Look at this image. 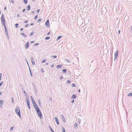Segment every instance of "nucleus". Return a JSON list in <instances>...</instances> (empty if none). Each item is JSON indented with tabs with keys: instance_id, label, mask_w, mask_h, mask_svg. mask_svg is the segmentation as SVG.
I'll return each instance as SVG.
<instances>
[{
	"instance_id": "f257e3e1",
	"label": "nucleus",
	"mask_w": 132,
	"mask_h": 132,
	"mask_svg": "<svg viewBox=\"0 0 132 132\" xmlns=\"http://www.w3.org/2000/svg\"><path fill=\"white\" fill-rule=\"evenodd\" d=\"M19 109V107L18 106V107H16L15 109V111L16 113L19 116V117L20 119H21V116L20 114V112Z\"/></svg>"
},
{
	"instance_id": "f03ea898",
	"label": "nucleus",
	"mask_w": 132,
	"mask_h": 132,
	"mask_svg": "<svg viewBox=\"0 0 132 132\" xmlns=\"http://www.w3.org/2000/svg\"><path fill=\"white\" fill-rule=\"evenodd\" d=\"M37 114L38 116L41 119H42L43 118V117L42 116V114L41 112L40 111H39L37 112Z\"/></svg>"
},
{
	"instance_id": "7ed1b4c3",
	"label": "nucleus",
	"mask_w": 132,
	"mask_h": 132,
	"mask_svg": "<svg viewBox=\"0 0 132 132\" xmlns=\"http://www.w3.org/2000/svg\"><path fill=\"white\" fill-rule=\"evenodd\" d=\"M118 51H116V52L114 53V61H115L117 58L118 57Z\"/></svg>"
},
{
	"instance_id": "20e7f679",
	"label": "nucleus",
	"mask_w": 132,
	"mask_h": 132,
	"mask_svg": "<svg viewBox=\"0 0 132 132\" xmlns=\"http://www.w3.org/2000/svg\"><path fill=\"white\" fill-rule=\"evenodd\" d=\"M1 21L2 23L5 22V19L3 14H2L1 17Z\"/></svg>"
},
{
	"instance_id": "39448f33",
	"label": "nucleus",
	"mask_w": 132,
	"mask_h": 132,
	"mask_svg": "<svg viewBox=\"0 0 132 132\" xmlns=\"http://www.w3.org/2000/svg\"><path fill=\"white\" fill-rule=\"evenodd\" d=\"M34 106L37 112H38V111L40 110L39 109L38 106L37 104L36 105H34Z\"/></svg>"
},
{
	"instance_id": "423d86ee",
	"label": "nucleus",
	"mask_w": 132,
	"mask_h": 132,
	"mask_svg": "<svg viewBox=\"0 0 132 132\" xmlns=\"http://www.w3.org/2000/svg\"><path fill=\"white\" fill-rule=\"evenodd\" d=\"M30 97L32 103L33 105H36V103L32 97L31 96Z\"/></svg>"
},
{
	"instance_id": "0eeeda50",
	"label": "nucleus",
	"mask_w": 132,
	"mask_h": 132,
	"mask_svg": "<svg viewBox=\"0 0 132 132\" xmlns=\"http://www.w3.org/2000/svg\"><path fill=\"white\" fill-rule=\"evenodd\" d=\"M45 24L46 27H49L50 26V23L49 22V19L47 20L46 22L45 23Z\"/></svg>"
},
{
	"instance_id": "6e6552de",
	"label": "nucleus",
	"mask_w": 132,
	"mask_h": 132,
	"mask_svg": "<svg viewBox=\"0 0 132 132\" xmlns=\"http://www.w3.org/2000/svg\"><path fill=\"white\" fill-rule=\"evenodd\" d=\"M61 117L62 119V120L63 122H65V117H64L63 115L62 114L61 115Z\"/></svg>"
},
{
	"instance_id": "1a4fd4ad",
	"label": "nucleus",
	"mask_w": 132,
	"mask_h": 132,
	"mask_svg": "<svg viewBox=\"0 0 132 132\" xmlns=\"http://www.w3.org/2000/svg\"><path fill=\"white\" fill-rule=\"evenodd\" d=\"M54 120L56 121L57 124V125H59V123L58 120L57 118L56 117H55L54 118Z\"/></svg>"
},
{
	"instance_id": "9d476101",
	"label": "nucleus",
	"mask_w": 132,
	"mask_h": 132,
	"mask_svg": "<svg viewBox=\"0 0 132 132\" xmlns=\"http://www.w3.org/2000/svg\"><path fill=\"white\" fill-rule=\"evenodd\" d=\"M29 42H27V43L25 45V46L26 47V48L27 49H28L29 47Z\"/></svg>"
},
{
	"instance_id": "9b49d317",
	"label": "nucleus",
	"mask_w": 132,
	"mask_h": 132,
	"mask_svg": "<svg viewBox=\"0 0 132 132\" xmlns=\"http://www.w3.org/2000/svg\"><path fill=\"white\" fill-rule=\"evenodd\" d=\"M31 61L32 62V64L33 65H34L35 64V62L34 59L32 58V57H31Z\"/></svg>"
},
{
	"instance_id": "f8f14e48",
	"label": "nucleus",
	"mask_w": 132,
	"mask_h": 132,
	"mask_svg": "<svg viewBox=\"0 0 132 132\" xmlns=\"http://www.w3.org/2000/svg\"><path fill=\"white\" fill-rule=\"evenodd\" d=\"M77 97V95L75 94H73L71 97V98L72 99L75 98Z\"/></svg>"
},
{
	"instance_id": "ddd939ff",
	"label": "nucleus",
	"mask_w": 132,
	"mask_h": 132,
	"mask_svg": "<svg viewBox=\"0 0 132 132\" xmlns=\"http://www.w3.org/2000/svg\"><path fill=\"white\" fill-rule=\"evenodd\" d=\"M29 98L27 97L26 98V102H27V105H28V104H30V102L29 100Z\"/></svg>"
},
{
	"instance_id": "4468645a",
	"label": "nucleus",
	"mask_w": 132,
	"mask_h": 132,
	"mask_svg": "<svg viewBox=\"0 0 132 132\" xmlns=\"http://www.w3.org/2000/svg\"><path fill=\"white\" fill-rule=\"evenodd\" d=\"M62 66V65L59 64L57 65L56 66V67L57 68H61Z\"/></svg>"
},
{
	"instance_id": "2eb2a0df",
	"label": "nucleus",
	"mask_w": 132,
	"mask_h": 132,
	"mask_svg": "<svg viewBox=\"0 0 132 132\" xmlns=\"http://www.w3.org/2000/svg\"><path fill=\"white\" fill-rule=\"evenodd\" d=\"M30 5H28L27 7V9L28 10H29L30 9Z\"/></svg>"
},
{
	"instance_id": "dca6fc26",
	"label": "nucleus",
	"mask_w": 132,
	"mask_h": 132,
	"mask_svg": "<svg viewBox=\"0 0 132 132\" xmlns=\"http://www.w3.org/2000/svg\"><path fill=\"white\" fill-rule=\"evenodd\" d=\"M74 127L75 128H77L78 127V124L76 122H75V123Z\"/></svg>"
},
{
	"instance_id": "f3484780",
	"label": "nucleus",
	"mask_w": 132,
	"mask_h": 132,
	"mask_svg": "<svg viewBox=\"0 0 132 132\" xmlns=\"http://www.w3.org/2000/svg\"><path fill=\"white\" fill-rule=\"evenodd\" d=\"M4 101L3 100H0V105L2 106V104L3 103Z\"/></svg>"
},
{
	"instance_id": "a211bd4d",
	"label": "nucleus",
	"mask_w": 132,
	"mask_h": 132,
	"mask_svg": "<svg viewBox=\"0 0 132 132\" xmlns=\"http://www.w3.org/2000/svg\"><path fill=\"white\" fill-rule=\"evenodd\" d=\"M32 84H33L34 89L35 90H36V87L35 84L33 82L32 83Z\"/></svg>"
},
{
	"instance_id": "6ab92c4d",
	"label": "nucleus",
	"mask_w": 132,
	"mask_h": 132,
	"mask_svg": "<svg viewBox=\"0 0 132 132\" xmlns=\"http://www.w3.org/2000/svg\"><path fill=\"white\" fill-rule=\"evenodd\" d=\"M38 103L39 105V106H41V103H40V100H39L38 101Z\"/></svg>"
},
{
	"instance_id": "aec40b11",
	"label": "nucleus",
	"mask_w": 132,
	"mask_h": 132,
	"mask_svg": "<svg viewBox=\"0 0 132 132\" xmlns=\"http://www.w3.org/2000/svg\"><path fill=\"white\" fill-rule=\"evenodd\" d=\"M62 132H65V128L63 127H62Z\"/></svg>"
},
{
	"instance_id": "412c9836",
	"label": "nucleus",
	"mask_w": 132,
	"mask_h": 132,
	"mask_svg": "<svg viewBox=\"0 0 132 132\" xmlns=\"http://www.w3.org/2000/svg\"><path fill=\"white\" fill-rule=\"evenodd\" d=\"M20 34L24 37H26L27 36L25 35L23 33H21Z\"/></svg>"
},
{
	"instance_id": "4be33fe9",
	"label": "nucleus",
	"mask_w": 132,
	"mask_h": 132,
	"mask_svg": "<svg viewBox=\"0 0 132 132\" xmlns=\"http://www.w3.org/2000/svg\"><path fill=\"white\" fill-rule=\"evenodd\" d=\"M67 70L65 69H63L62 70V72H64V73H66L67 72Z\"/></svg>"
},
{
	"instance_id": "5701e85b",
	"label": "nucleus",
	"mask_w": 132,
	"mask_h": 132,
	"mask_svg": "<svg viewBox=\"0 0 132 132\" xmlns=\"http://www.w3.org/2000/svg\"><path fill=\"white\" fill-rule=\"evenodd\" d=\"M50 36H48L46 37L45 39V40H47L49 39L50 38Z\"/></svg>"
},
{
	"instance_id": "b1692460",
	"label": "nucleus",
	"mask_w": 132,
	"mask_h": 132,
	"mask_svg": "<svg viewBox=\"0 0 132 132\" xmlns=\"http://www.w3.org/2000/svg\"><path fill=\"white\" fill-rule=\"evenodd\" d=\"M35 33V32H34V31H32V32L30 34V36H32V35H33L34 34V33Z\"/></svg>"
},
{
	"instance_id": "393cba45",
	"label": "nucleus",
	"mask_w": 132,
	"mask_h": 132,
	"mask_svg": "<svg viewBox=\"0 0 132 132\" xmlns=\"http://www.w3.org/2000/svg\"><path fill=\"white\" fill-rule=\"evenodd\" d=\"M62 37V36H59L57 38V40H58L60 38H61Z\"/></svg>"
},
{
	"instance_id": "a878e982",
	"label": "nucleus",
	"mask_w": 132,
	"mask_h": 132,
	"mask_svg": "<svg viewBox=\"0 0 132 132\" xmlns=\"http://www.w3.org/2000/svg\"><path fill=\"white\" fill-rule=\"evenodd\" d=\"M15 28H17L19 27V24L18 23H16L15 24Z\"/></svg>"
},
{
	"instance_id": "bb28decb",
	"label": "nucleus",
	"mask_w": 132,
	"mask_h": 132,
	"mask_svg": "<svg viewBox=\"0 0 132 132\" xmlns=\"http://www.w3.org/2000/svg\"><path fill=\"white\" fill-rule=\"evenodd\" d=\"M23 2L25 4H27L28 2L27 0H23Z\"/></svg>"
},
{
	"instance_id": "cd10ccee",
	"label": "nucleus",
	"mask_w": 132,
	"mask_h": 132,
	"mask_svg": "<svg viewBox=\"0 0 132 132\" xmlns=\"http://www.w3.org/2000/svg\"><path fill=\"white\" fill-rule=\"evenodd\" d=\"M128 96H132V93H130L128 94Z\"/></svg>"
},
{
	"instance_id": "c85d7f7f",
	"label": "nucleus",
	"mask_w": 132,
	"mask_h": 132,
	"mask_svg": "<svg viewBox=\"0 0 132 132\" xmlns=\"http://www.w3.org/2000/svg\"><path fill=\"white\" fill-rule=\"evenodd\" d=\"M57 55H54L53 56H52V58H56L57 57Z\"/></svg>"
},
{
	"instance_id": "c756f323",
	"label": "nucleus",
	"mask_w": 132,
	"mask_h": 132,
	"mask_svg": "<svg viewBox=\"0 0 132 132\" xmlns=\"http://www.w3.org/2000/svg\"><path fill=\"white\" fill-rule=\"evenodd\" d=\"M71 86H72V87H76V85L75 84H74V83L72 84Z\"/></svg>"
},
{
	"instance_id": "7c9ffc66",
	"label": "nucleus",
	"mask_w": 132,
	"mask_h": 132,
	"mask_svg": "<svg viewBox=\"0 0 132 132\" xmlns=\"http://www.w3.org/2000/svg\"><path fill=\"white\" fill-rule=\"evenodd\" d=\"M49 127L50 128V130H51L52 132H54V131L51 128L50 126H49Z\"/></svg>"
},
{
	"instance_id": "2f4dec72",
	"label": "nucleus",
	"mask_w": 132,
	"mask_h": 132,
	"mask_svg": "<svg viewBox=\"0 0 132 132\" xmlns=\"http://www.w3.org/2000/svg\"><path fill=\"white\" fill-rule=\"evenodd\" d=\"M42 20V19L41 18H40L39 19H38L37 20V22H40Z\"/></svg>"
},
{
	"instance_id": "473e14b6",
	"label": "nucleus",
	"mask_w": 132,
	"mask_h": 132,
	"mask_svg": "<svg viewBox=\"0 0 132 132\" xmlns=\"http://www.w3.org/2000/svg\"><path fill=\"white\" fill-rule=\"evenodd\" d=\"M46 61V60L44 59L42 62V63L45 62Z\"/></svg>"
},
{
	"instance_id": "72a5a7b5",
	"label": "nucleus",
	"mask_w": 132,
	"mask_h": 132,
	"mask_svg": "<svg viewBox=\"0 0 132 132\" xmlns=\"http://www.w3.org/2000/svg\"><path fill=\"white\" fill-rule=\"evenodd\" d=\"M67 82L68 83V84H69V83H70L71 82V81L70 80H68L67 81Z\"/></svg>"
},
{
	"instance_id": "f704fd0d",
	"label": "nucleus",
	"mask_w": 132,
	"mask_h": 132,
	"mask_svg": "<svg viewBox=\"0 0 132 132\" xmlns=\"http://www.w3.org/2000/svg\"><path fill=\"white\" fill-rule=\"evenodd\" d=\"M41 71L42 72H44V70L43 69V68H42L41 69Z\"/></svg>"
},
{
	"instance_id": "c9c22d12",
	"label": "nucleus",
	"mask_w": 132,
	"mask_h": 132,
	"mask_svg": "<svg viewBox=\"0 0 132 132\" xmlns=\"http://www.w3.org/2000/svg\"><path fill=\"white\" fill-rule=\"evenodd\" d=\"M2 76V73H0V81L1 80Z\"/></svg>"
},
{
	"instance_id": "e433bc0d",
	"label": "nucleus",
	"mask_w": 132,
	"mask_h": 132,
	"mask_svg": "<svg viewBox=\"0 0 132 132\" xmlns=\"http://www.w3.org/2000/svg\"><path fill=\"white\" fill-rule=\"evenodd\" d=\"M26 62H27V64H28V67H29V63H28V61L27 60V59L26 60Z\"/></svg>"
},
{
	"instance_id": "4c0bfd02",
	"label": "nucleus",
	"mask_w": 132,
	"mask_h": 132,
	"mask_svg": "<svg viewBox=\"0 0 132 132\" xmlns=\"http://www.w3.org/2000/svg\"><path fill=\"white\" fill-rule=\"evenodd\" d=\"M3 81H2L0 83V86H1L3 84Z\"/></svg>"
},
{
	"instance_id": "58836bf2",
	"label": "nucleus",
	"mask_w": 132,
	"mask_h": 132,
	"mask_svg": "<svg viewBox=\"0 0 132 132\" xmlns=\"http://www.w3.org/2000/svg\"><path fill=\"white\" fill-rule=\"evenodd\" d=\"M27 105H28V108L29 109H30V104H28Z\"/></svg>"
},
{
	"instance_id": "ea45409f",
	"label": "nucleus",
	"mask_w": 132,
	"mask_h": 132,
	"mask_svg": "<svg viewBox=\"0 0 132 132\" xmlns=\"http://www.w3.org/2000/svg\"><path fill=\"white\" fill-rule=\"evenodd\" d=\"M39 44V43H36V44H34V45L35 46H37V45H38Z\"/></svg>"
},
{
	"instance_id": "a19ab883",
	"label": "nucleus",
	"mask_w": 132,
	"mask_h": 132,
	"mask_svg": "<svg viewBox=\"0 0 132 132\" xmlns=\"http://www.w3.org/2000/svg\"><path fill=\"white\" fill-rule=\"evenodd\" d=\"M14 99L13 98H12V102L13 103H14Z\"/></svg>"
},
{
	"instance_id": "79ce46f5",
	"label": "nucleus",
	"mask_w": 132,
	"mask_h": 132,
	"mask_svg": "<svg viewBox=\"0 0 132 132\" xmlns=\"http://www.w3.org/2000/svg\"><path fill=\"white\" fill-rule=\"evenodd\" d=\"M38 15H36V16H35V18H34V19H36L38 17Z\"/></svg>"
},
{
	"instance_id": "37998d69",
	"label": "nucleus",
	"mask_w": 132,
	"mask_h": 132,
	"mask_svg": "<svg viewBox=\"0 0 132 132\" xmlns=\"http://www.w3.org/2000/svg\"><path fill=\"white\" fill-rule=\"evenodd\" d=\"M39 9H38L37 10V13H39Z\"/></svg>"
},
{
	"instance_id": "c03bdc74",
	"label": "nucleus",
	"mask_w": 132,
	"mask_h": 132,
	"mask_svg": "<svg viewBox=\"0 0 132 132\" xmlns=\"http://www.w3.org/2000/svg\"><path fill=\"white\" fill-rule=\"evenodd\" d=\"M13 129V127H11L10 128V130H12Z\"/></svg>"
},
{
	"instance_id": "a18cd8bd",
	"label": "nucleus",
	"mask_w": 132,
	"mask_h": 132,
	"mask_svg": "<svg viewBox=\"0 0 132 132\" xmlns=\"http://www.w3.org/2000/svg\"><path fill=\"white\" fill-rule=\"evenodd\" d=\"M29 67V70L30 72H31V70L30 69V67Z\"/></svg>"
},
{
	"instance_id": "49530a36",
	"label": "nucleus",
	"mask_w": 132,
	"mask_h": 132,
	"mask_svg": "<svg viewBox=\"0 0 132 132\" xmlns=\"http://www.w3.org/2000/svg\"><path fill=\"white\" fill-rule=\"evenodd\" d=\"M17 16L18 17V18H19L20 17V15H19V14H17Z\"/></svg>"
},
{
	"instance_id": "de8ad7c7",
	"label": "nucleus",
	"mask_w": 132,
	"mask_h": 132,
	"mask_svg": "<svg viewBox=\"0 0 132 132\" xmlns=\"http://www.w3.org/2000/svg\"><path fill=\"white\" fill-rule=\"evenodd\" d=\"M63 78V77L62 76H61L60 78V80H61Z\"/></svg>"
},
{
	"instance_id": "09e8293b",
	"label": "nucleus",
	"mask_w": 132,
	"mask_h": 132,
	"mask_svg": "<svg viewBox=\"0 0 132 132\" xmlns=\"http://www.w3.org/2000/svg\"><path fill=\"white\" fill-rule=\"evenodd\" d=\"M29 26L28 24H27L25 26V27H28V26Z\"/></svg>"
},
{
	"instance_id": "8fccbe9b",
	"label": "nucleus",
	"mask_w": 132,
	"mask_h": 132,
	"mask_svg": "<svg viewBox=\"0 0 132 132\" xmlns=\"http://www.w3.org/2000/svg\"><path fill=\"white\" fill-rule=\"evenodd\" d=\"M5 34L8 33L7 30H5Z\"/></svg>"
},
{
	"instance_id": "3c124183",
	"label": "nucleus",
	"mask_w": 132,
	"mask_h": 132,
	"mask_svg": "<svg viewBox=\"0 0 132 132\" xmlns=\"http://www.w3.org/2000/svg\"><path fill=\"white\" fill-rule=\"evenodd\" d=\"M5 22H4V23H3V25L4 27L6 26V25L5 24Z\"/></svg>"
},
{
	"instance_id": "603ef678",
	"label": "nucleus",
	"mask_w": 132,
	"mask_h": 132,
	"mask_svg": "<svg viewBox=\"0 0 132 132\" xmlns=\"http://www.w3.org/2000/svg\"><path fill=\"white\" fill-rule=\"evenodd\" d=\"M4 28L5 30H7L6 26H4Z\"/></svg>"
},
{
	"instance_id": "864d4df0",
	"label": "nucleus",
	"mask_w": 132,
	"mask_h": 132,
	"mask_svg": "<svg viewBox=\"0 0 132 132\" xmlns=\"http://www.w3.org/2000/svg\"><path fill=\"white\" fill-rule=\"evenodd\" d=\"M74 102V100H72L71 101V102L72 103H73Z\"/></svg>"
},
{
	"instance_id": "5fc2aeb1",
	"label": "nucleus",
	"mask_w": 132,
	"mask_h": 132,
	"mask_svg": "<svg viewBox=\"0 0 132 132\" xmlns=\"http://www.w3.org/2000/svg\"><path fill=\"white\" fill-rule=\"evenodd\" d=\"M30 76H32V73L31 72H30Z\"/></svg>"
},
{
	"instance_id": "6e6d98bb",
	"label": "nucleus",
	"mask_w": 132,
	"mask_h": 132,
	"mask_svg": "<svg viewBox=\"0 0 132 132\" xmlns=\"http://www.w3.org/2000/svg\"><path fill=\"white\" fill-rule=\"evenodd\" d=\"M11 2H12V3H14V1L13 0H11Z\"/></svg>"
},
{
	"instance_id": "4d7b16f0",
	"label": "nucleus",
	"mask_w": 132,
	"mask_h": 132,
	"mask_svg": "<svg viewBox=\"0 0 132 132\" xmlns=\"http://www.w3.org/2000/svg\"><path fill=\"white\" fill-rule=\"evenodd\" d=\"M25 10H26V9H23V10L22 12H24L25 11Z\"/></svg>"
},
{
	"instance_id": "13d9d810",
	"label": "nucleus",
	"mask_w": 132,
	"mask_h": 132,
	"mask_svg": "<svg viewBox=\"0 0 132 132\" xmlns=\"http://www.w3.org/2000/svg\"><path fill=\"white\" fill-rule=\"evenodd\" d=\"M23 30V28H21L20 29V30L21 31Z\"/></svg>"
},
{
	"instance_id": "bf43d9fd",
	"label": "nucleus",
	"mask_w": 132,
	"mask_h": 132,
	"mask_svg": "<svg viewBox=\"0 0 132 132\" xmlns=\"http://www.w3.org/2000/svg\"><path fill=\"white\" fill-rule=\"evenodd\" d=\"M54 66V64H52L51 65V68H53V67Z\"/></svg>"
},
{
	"instance_id": "052dcab7",
	"label": "nucleus",
	"mask_w": 132,
	"mask_h": 132,
	"mask_svg": "<svg viewBox=\"0 0 132 132\" xmlns=\"http://www.w3.org/2000/svg\"><path fill=\"white\" fill-rule=\"evenodd\" d=\"M120 30H119L118 31V34H119L120 33Z\"/></svg>"
},
{
	"instance_id": "680f3d73",
	"label": "nucleus",
	"mask_w": 132,
	"mask_h": 132,
	"mask_svg": "<svg viewBox=\"0 0 132 132\" xmlns=\"http://www.w3.org/2000/svg\"><path fill=\"white\" fill-rule=\"evenodd\" d=\"M50 32H49L47 34V35H48L49 34H50Z\"/></svg>"
},
{
	"instance_id": "e2e57ef3",
	"label": "nucleus",
	"mask_w": 132,
	"mask_h": 132,
	"mask_svg": "<svg viewBox=\"0 0 132 132\" xmlns=\"http://www.w3.org/2000/svg\"><path fill=\"white\" fill-rule=\"evenodd\" d=\"M34 24V23H31L30 24V25H31V26H32V25H33Z\"/></svg>"
},
{
	"instance_id": "0e129e2a",
	"label": "nucleus",
	"mask_w": 132,
	"mask_h": 132,
	"mask_svg": "<svg viewBox=\"0 0 132 132\" xmlns=\"http://www.w3.org/2000/svg\"><path fill=\"white\" fill-rule=\"evenodd\" d=\"M27 22H28V21L27 20H26L25 21H24L23 22L24 23H27Z\"/></svg>"
},
{
	"instance_id": "69168bd1",
	"label": "nucleus",
	"mask_w": 132,
	"mask_h": 132,
	"mask_svg": "<svg viewBox=\"0 0 132 132\" xmlns=\"http://www.w3.org/2000/svg\"><path fill=\"white\" fill-rule=\"evenodd\" d=\"M6 7H4V10H6Z\"/></svg>"
},
{
	"instance_id": "338daca9",
	"label": "nucleus",
	"mask_w": 132,
	"mask_h": 132,
	"mask_svg": "<svg viewBox=\"0 0 132 132\" xmlns=\"http://www.w3.org/2000/svg\"><path fill=\"white\" fill-rule=\"evenodd\" d=\"M65 60L68 62H70V61H69L68 60Z\"/></svg>"
},
{
	"instance_id": "774afa93",
	"label": "nucleus",
	"mask_w": 132,
	"mask_h": 132,
	"mask_svg": "<svg viewBox=\"0 0 132 132\" xmlns=\"http://www.w3.org/2000/svg\"><path fill=\"white\" fill-rule=\"evenodd\" d=\"M31 13H32L33 14L34 13V11H32L31 12Z\"/></svg>"
}]
</instances>
